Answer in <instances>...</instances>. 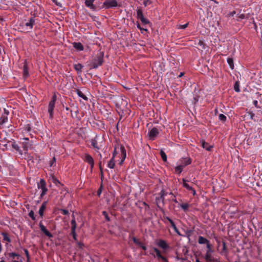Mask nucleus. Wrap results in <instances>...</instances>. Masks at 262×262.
Wrapping results in <instances>:
<instances>
[{
  "label": "nucleus",
  "instance_id": "nucleus-1",
  "mask_svg": "<svg viewBox=\"0 0 262 262\" xmlns=\"http://www.w3.org/2000/svg\"><path fill=\"white\" fill-rule=\"evenodd\" d=\"M35 19L33 17L30 18L27 21L22 22L20 24L19 29L21 31L29 32H30L33 26L35 25Z\"/></svg>",
  "mask_w": 262,
  "mask_h": 262
},
{
  "label": "nucleus",
  "instance_id": "nucleus-2",
  "mask_svg": "<svg viewBox=\"0 0 262 262\" xmlns=\"http://www.w3.org/2000/svg\"><path fill=\"white\" fill-rule=\"evenodd\" d=\"M103 62V54L100 53L92 60L90 63V69H97L102 65Z\"/></svg>",
  "mask_w": 262,
  "mask_h": 262
},
{
  "label": "nucleus",
  "instance_id": "nucleus-3",
  "mask_svg": "<svg viewBox=\"0 0 262 262\" xmlns=\"http://www.w3.org/2000/svg\"><path fill=\"white\" fill-rule=\"evenodd\" d=\"M103 141V140L102 138H100L99 137L96 136L94 139H92L91 140V143L93 148L99 150L103 145L102 144Z\"/></svg>",
  "mask_w": 262,
  "mask_h": 262
},
{
  "label": "nucleus",
  "instance_id": "nucleus-4",
  "mask_svg": "<svg viewBox=\"0 0 262 262\" xmlns=\"http://www.w3.org/2000/svg\"><path fill=\"white\" fill-rule=\"evenodd\" d=\"M56 101V96L54 95L52 98V99L50 101L48 105V113L49 114V117L50 119H52L54 114V109L55 107V102Z\"/></svg>",
  "mask_w": 262,
  "mask_h": 262
},
{
  "label": "nucleus",
  "instance_id": "nucleus-5",
  "mask_svg": "<svg viewBox=\"0 0 262 262\" xmlns=\"http://www.w3.org/2000/svg\"><path fill=\"white\" fill-rule=\"evenodd\" d=\"M37 188L39 189H41L40 198H42L46 194L48 191V189L46 187V183L43 179H40L39 182L37 183Z\"/></svg>",
  "mask_w": 262,
  "mask_h": 262
},
{
  "label": "nucleus",
  "instance_id": "nucleus-6",
  "mask_svg": "<svg viewBox=\"0 0 262 262\" xmlns=\"http://www.w3.org/2000/svg\"><path fill=\"white\" fill-rule=\"evenodd\" d=\"M137 18L138 19H140L144 25L150 24V21L144 17L142 11L141 9H138L137 10Z\"/></svg>",
  "mask_w": 262,
  "mask_h": 262
},
{
  "label": "nucleus",
  "instance_id": "nucleus-7",
  "mask_svg": "<svg viewBox=\"0 0 262 262\" xmlns=\"http://www.w3.org/2000/svg\"><path fill=\"white\" fill-rule=\"evenodd\" d=\"M118 2L117 0H105L103 3V7L105 9H110L117 7Z\"/></svg>",
  "mask_w": 262,
  "mask_h": 262
},
{
  "label": "nucleus",
  "instance_id": "nucleus-8",
  "mask_svg": "<svg viewBox=\"0 0 262 262\" xmlns=\"http://www.w3.org/2000/svg\"><path fill=\"white\" fill-rule=\"evenodd\" d=\"M22 147L25 154H26L29 148L32 145V144L30 143L29 140L28 138H24L21 142Z\"/></svg>",
  "mask_w": 262,
  "mask_h": 262
},
{
  "label": "nucleus",
  "instance_id": "nucleus-9",
  "mask_svg": "<svg viewBox=\"0 0 262 262\" xmlns=\"http://www.w3.org/2000/svg\"><path fill=\"white\" fill-rule=\"evenodd\" d=\"M159 133V130L157 127H153L149 129L148 133V136L149 139L154 140Z\"/></svg>",
  "mask_w": 262,
  "mask_h": 262
},
{
  "label": "nucleus",
  "instance_id": "nucleus-10",
  "mask_svg": "<svg viewBox=\"0 0 262 262\" xmlns=\"http://www.w3.org/2000/svg\"><path fill=\"white\" fill-rule=\"evenodd\" d=\"M71 234L73 236V237L75 241H77V238L76 237V223L74 217L73 216V219L71 222Z\"/></svg>",
  "mask_w": 262,
  "mask_h": 262
},
{
  "label": "nucleus",
  "instance_id": "nucleus-11",
  "mask_svg": "<svg viewBox=\"0 0 262 262\" xmlns=\"http://www.w3.org/2000/svg\"><path fill=\"white\" fill-rule=\"evenodd\" d=\"M84 161L90 165L91 168L92 169L94 166V161L93 157L88 154L84 155Z\"/></svg>",
  "mask_w": 262,
  "mask_h": 262
},
{
  "label": "nucleus",
  "instance_id": "nucleus-12",
  "mask_svg": "<svg viewBox=\"0 0 262 262\" xmlns=\"http://www.w3.org/2000/svg\"><path fill=\"white\" fill-rule=\"evenodd\" d=\"M39 226L41 232L49 237H52L53 235L46 229V227L43 225L42 222L39 223Z\"/></svg>",
  "mask_w": 262,
  "mask_h": 262
},
{
  "label": "nucleus",
  "instance_id": "nucleus-13",
  "mask_svg": "<svg viewBox=\"0 0 262 262\" xmlns=\"http://www.w3.org/2000/svg\"><path fill=\"white\" fill-rule=\"evenodd\" d=\"M95 0H85V5L90 9L95 11L96 10V6L93 4Z\"/></svg>",
  "mask_w": 262,
  "mask_h": 262
},
{
  "label": "nucleus",
  "instance_id": "nucleus-14",
  "mask_svg": "<svg viewBox=\"0 0 262 262\" xmlns=\"http://www.w3.org/2000/svg\"><path fill=\"white\" fill-rule=\"evenodd\" d=\"M47 204V202L45 201L42 203V204H41V206L39 208V209L38 211V213L40 215V216H41V217H42L43 215V212H44L45 209H46Z\"/></svg>",
  "mask_w": 262,
  "mask_h": 262
},
{
  "label": "nucleus",
  "instance_id": "nucleus-15",
  "mask_svg": "<svg viewBox=\"0 0 262 262\" xmlns=\"http://www.w3.org/2000/svg\"><path fill=\"white\" fill-rule=\"evenodd\" d=\"M180 162H181L180 164H181L183 167L190 164L191 162L190 158H183Z\"/></svg>",
  "mask_w": 262,
  "mask_h": 262
},
{
  "label": "nucleus",
  "instance_id": "nucleus-16",
  "mask_svg": "<svg viewBox=\"0 0 262 262\" xmlns=\"http://www.w3.org/2000/svg\"><path fill=\"white\" fill-rule=\"evenodd\" d=\"M202 146L203 148L208 151H210L212 148V146L210 145L208 143L206 142L204 140L201 141Z\"/></svg>",
  "mask_w": 262,
  "mask_h": 262
},
{
  "label": "nucleus",
  "instance_id": "nucleus-17",
  "mask_svg": "<svg viewBox=\"0 0 262 262\" xmlns=\"http://www.w3.org/2000/svg\"><path fill=\"white\" fill-rule=\"evenodd\" d=\"M12 147L20 155H23V151L20 149L19 146L14 141L12 142Z\"/></svg>",
  "mask_w": 262,
  "mask_h": 262
},
{
  "label": "nucleus",
  "instance_id": "nucleus-18",
  "mask_svg": "<svg viewBox=\"0 0 262 262\" xmlns=\"http://www.w3.org/2000/svg\"><path fill=\"white\" fill-rule=\"evenodd\" d=\"M23 77L25 78H26L29 77V74L28 72V68L27 66V64L26 62H25V64L23 67Z\"/></svg>",
  "mask_w": 262,
  "mask_h": 262
},
{
  "label": "nucleus",
  "instance_id": "nucleus-19",
  "mask_svg": "<svg viewBox=\"0 0 262 262\" xmlns=\"http://www.w3.org/2000/svg\"><path fill=\"white\" fill-rule=\"evenodd\" d=\"M73 46L75 49H76L77 50H78L79 51L83 50V47L81 42H74L73 43Z\"/></svg>",
  "mask_w": 262,
  "mask_h": 262
},
{
  "label": "nucleus",
  "instance_id": "nucleus-20",
  "mask_svg": "<svg viewBox=\"0 0 262 262\" xmlns=\"http://www.w3.org/2000/svg\"><path fill=\"white\" fill-rule=\"evenodd\" d=\"M154 250L156 252V256L158 258L162 259L163 260L165 261V262H167L166 258L161 254L160 251L157 248H154Z\"/></svg>",
  "mask_w": 262,
  "mask_h": 262
},
{
  "label": "nucleus",
  "instance_id": "nucleus-21",
  "mask_svg": "<svg viewBox=\"0 0 262 262\" xmlns=\"http://www.w3.org/2000/svg\"><path fill=\"white\" fill-rule=\"evenodd\" d=\"M158 245L163 249H166L168 247L166 242L163 240H160L158 243Z\"/></svg>",
  "mask_w": 262,
  "mask_h": 262
},
{
  "label": "nucleus",
  "instance_id": "nucleus-22",
  "mask_svg": "<svg viewBox=\"0 0 262 262\" xmlns=\"http://www.w3.org/2000/svg\"><path fill=\"white\" fill-rule=\"evenodd\" d=\"M198 243L200 244H206V245L209 243V241L206 238L199 236L198 238Z\"/></svg>",
  "mask_w": 262,
  "mask_h": 262
},
{
  "label": "nucleus",
  "instance_id": "nucleus-23",
  "mask_svg": "<svg viewBox=\"0 0 262 262\" xmlns=\"http://www.w3.org/2000/svg\"><path fill=\"white\" fill-rule=\"evenodd\" d=\"M71 116L73 118H77V115L79 113L78 108L77 107H73V109L70 110Z\"/></svg>",
  "mask_w": 262,
  "mask_h": 262
},
{
  "label": "nucleus",
  "instance_id": "nucleus-24",
  "mask_svg": "<svg viewBox=\"0 0 262 262\" xmlns=\"http://www.w3.org/2000/svg\"><path fill=\"white\" fill-rule=\"evenodd\" d=\"M179 206L184 212H187L188 210V208L190 205L189 204L185 203L180 204Z\"/></svg>",
  "mask_w": 262,
  "mask_h": 262
},
{
  "label": "nucleus",
  "instance_id": "nucleus-25",
  "mask_svg": "<svg viewBox=\"0 0 262 262\" xmlns=\"http://www.w3.org/2000/svg\"><path fill=\"white\" fill-rule=\"evenodd\" d=\"M74 67L75 70L78 73H81L82 71V69L83 68V66L81 63H77V64H74Z\"/></svg>",
  "mask_w": 262,
  "mask_h": 262
},
{
  "label": "nucleus",
  "instance_id": "nucleus-26",
  "mask_svg": "<svg viewBox=\"0 0 262 262\" xmlns=\"http://www.w3.org/2000/svg\"><path fill=\"white\" fill-rule=\"evenodd\" d=\"M1 234L3 236L4 241H7L8 243H10L11 242V239L9 236V234L6 232H2Z\"/></svg>",
  "mask_w": 262,
  "mask_h": 262
},
{
  "label": "nucleus",
  "instance_id": "nucleus-27",
  "mask_svg": "<svg viewBox=\"0 0 262 262\" xmlns=\"http://www.w3.org/2000/svg\"><path fill=\"white\" fill-rule=\"evenodd\" d=\"M115 165V159H114V157H112L107 164V167L113 169L114 168Z\"/></svg>",
  "mask_w": 262,
  "mask_h": 262
},
{
  "label": "nucleus",
  "instance_id": "nucleus-28",
  "mask_svg": "<svg viewBox=\"0 0 262 262\" xmlns=\"http://www.w3.org/2000/svg\"><path fill=\"white\" fill-rule=\"evenodd\" d=\"M76 93L79 97L82 98L83 99H84L85 100H88V97L85 95H84L80 90H77Z\"/></svg>",
  "mask_w": 262,
  "mask_h": 262
},
{
  "label": "nucleus",
  "instance_id": "nucleus-29",
  "mask_svg": "<svg viewBox=\"0 0 262 262\" xmlns=\"http://www.w3.org/2000/svg\"><path fill=\"white\" fill-rule=\"evenodd\" d=\"M8 255L10 257L13 259H15V258L16 257L17 259H19L21 258L20 255L14 252L9 253Z\"/></svg>",
  "mask_w": 262,
  "mask_h": 262
},
{
  "label": "nucleus",
  "instance_id": "nucleus-30",
  "mask_svg": "<svg viewBox=\"0 0 262 262\" xmlns=\"http://www.w3.org/2000/svg\"><path fill=\"white\" fill-rule=\"evenodd\" d=\"M183 186L184 187L189 190H192V187L189 185V184L187 183V181L184 179H183Z\"/></svg>",
  "mask_w": 262,
  "mask_h": 262
},
{
  "label": "nucleus",
  "instance_id": "nucleus-31",
  "mask_svg": "<svg viewBox=\"0 0 262 262\" xmlns=\"http://www.w3.org/2000/svg\"><path fill=\"white\" fill-rule=\"evenodd\" d=\"M183 166L181 164H179L175 168L176 172L180 174L182 172L183 169Z\"/></svg>",
  "mask_w": 262,
  "mask_h": 262
},
{
  "label": "nucleus",
  "instance_id": "nucleus-32",
  "mask_svg": "<svg viewBox=\"0 0 262 262\" xmlns=\"http://www.w3.org/2000/svg\"><path fill=\"white\" fill-rule=\"evenodd\" d=\"M211 253H212L206 252L205 255V259L207 261H210L212 260Z\"/></svg>",
  "mask_w": 262,
  "mask_h": 262
},
{
  "label": "nucleus",
  "instance_id": "nucleus-33",
  "mask_svg": "<svg viewBox=\"0 0 262 262\" xmlns=\"http://www.w3.org/2000/svg\"><path fill=\"white\" fill-rule=\"evenodd\" d=\"M160 154L163 161L166 162L167 161V156L166 154L162 149H161Z\"/></svg>",
  "mask_w": 262,
  "mask_h": 262
},
{
  "label": "nucleus",
  "instance_id": "nucleus-34",
  "mask_svg": "<svg viewBox=\"0 0 262 262\" xmlns=\"http://www.w3.org/2000/svg\"><path fill=\"white\" fill-rule=\"evenodd\" d=\"M227 62L228 64L229 65L231 69H233L234 68V63H233V60L232 58H228L227 59Z\"/></svg>",
  "mask_w": 262,
  "mask_h": 262
},
{
  "label": "nucleus",
  "instance_id": "nucleus-35",
  "mask_svg": "<svg viewBox=\"0 0 262 262\" xmlns=\"http://www.w3.org/2000/svg\"><path fill=\"white\" fill-rule=\"evenodd\" d=\"M234 90L236 92H239L240 91L239 89V82L238 81H236L234 85Z\"/></svg>",
  "mask_w": 262,
  "mask_h": 262
},
{
  "label": "nucleus",
  "instance_id": "nucleus-36",
  "mask_svg": "<svg viewBox=\"0 0 262 262\" xmlns=\"http://www.w3.org/2000/svg\"><path fill=\"white\" fill-rule=\"evenodd\" d=\"M121 149L122 155L123 156V159L121 162V163H122L124 161V160L126 157V151H125L124 147H121Z\"/></svg>",
  "mask_w": 262,
  "mask_h": 262
},
{
  "label": "nucleus",
  "instance_id": "nucleus-37",
  "mask_svg": "<svg viewBox=\"0 0 262 262\" xmlns=\"http://www.w3.org/2000/svg\"><path fill=\"white\" fill-rule=\"evenodd\" d=\"M8 121V118L7 117H4L0 118V126L4 124L5 123Z\"/></svg>",
  "mask_w": 262,
  "mask_h": 262
},
{
  "label": "nucleus",
  "instance_id": "nucleus-38",
  "mask_svg": "<svg viewBox=\"0 0 262 262\" xmlns=\"http://www.w3.org/2000/svg\"><path fill=\"white\" fill-rule=\"evenodd\" d=\"M226 117L224 114H221L219 116V120L223 122L226 121Z\"/></svg>",
  "mask_w": 262,
  "mask_h": 262
},
{
  "label": "nucleus",
  "instance_id": "nucleus-39",
  "mask_svg": "<svg viewBox=\"0 0 262 262\" xmlns=\"http://www.w3.org/2000/svg\"><path fill=\"white\" fill-rule=\"evenodd\" d=\"M132 239L134 243H135L138 246H139L140 245H141L142 243L139 241V239L136 238L135 237H133Z\"/></svg>",
  "mask_w": 262,
  "mask_h": 262
},
{
  "label": "nucleus",
  "instance_id": "nucleus-40",
  "mask_svg": "<svg viewBox=\"0 0 262 262\" xmlns=\"http://www.w3.org/2000/svg\"><path fill=\"white\" fill-rule=\"evenodd\" d=\"M28 215L32 219V220H33V221L35 220V216L34 215V213L33 210H31L29 212Z\"/></svg>",
  "mask_w": 262,
  "mask_h": 262
},
{
  "label": "nucleus",
  "instance_id": "nucleus-41",
  "mask_svg": "<svg viewBox=\"0 0 262 262\" xmlns=\"http://www.w3.org/2000/svg\"><path fill=\"white\" fill-rule=\"evenodd\" d=\"M102 214L104 216V217H105V219L106 221L109 222L110 221V217H109V216L108 215V214H107L106 211H103L102 212Z\"/></svg>",
  "mask_w": 262,
  "mask_h": 262
},
{
  "label": "nucleus",
  "instance_id": "nucleus-42",
  "mask_svg": "<svg viewBox=\"0 0 262 262\" xmlns=\"http://www.w3.org/2000/svg\"><path fill=\"white\" fill-rule=\"evenodd\" d=\"M165 219L170 223L172 227H174L176 225L173 221L169 217L166 216Z\"/></svg>",
  "mask_w": 262,
  "mask_h": 262
},
{
  "label": "nucleus",
  "instance_id": "nucleus-43",
  "mask_svg": "<svg viewBox=\"0 0 262 262\" xmlns=\"http://www.w3.org/2000/svg\"><path fill=\"white\" fill-rule=\"evenodd\" d=\"M60 212L63 215H68L69 214V211L68 210L61 209L60 210Z\"/></svg>",
  "mask_w": 262,
  "mask_h": 262
},
{
  "label": "nucleus",
  "instance_id": "nucleus-44",
  "mask_svg": "<svg viewBox=\"0 0 262 262\" xmlns=\"http://www.w3.org/2000/svg\"><path fill=\"white\" fill-rule=\"evenodd\" d=\"M206 246H207V252L212 253L213 251L211 249V247L210 243H209Z\"/></svg>",
  "mask_w": 262,
  "mask_h": 262
},
{
  "label": "nucleus",
  "instance_id": "nucleus-45",
  "mask_svg": "<svg viewBox=\"0 0 262 262\" xmlns=\"http://www.w3.org/2000/svg\"><path fill=\"white\" fill-rule=\"evenodd\" d=\"M172 228L173 229V230H174V231L177 233V234L178 235H179V236H182V235L180 233V231H179L178 229L177 228V227H176V225L174 227H173Z\"/></svg>",
  "mask_w": 262,
  "mask_h": 262
},
{
  "label": "nucleus",
  "instance_id": "nucleus-46",
  "mask_svg": "<svg viewBox=\"0 0 262 262\" xmlns=\"http://www.w3.org/2000/svg\"><path fill=\"white\" fill-rule=\"evenodd\" d=\"M53 182L56 185H57L58 184H60V182L56 178L54 177L53 178Z\"/></svg>",
  "mask_w": 262,
  "mask_h": 262
},
{
  "label": "nucleus",
  "instance_id": "nucleus-47",
  "mask_svg": "<svg viewBox=\"0 0 262 262\" xmlns=\"http://www.w3.org/2000/svg\"><path fill=\"white\" fill-rule=\"evenodd\" d=\"M237 15H238V20L244 19L245 17V16L244 14H238Z\"/></svg>",
  "mask_w": 262,
  "mask_h": 262
},
{
  "label": "nucleus",
  "instance_id": "nucleus-48",
  "mask_svg": "<svg viewBox=\"0 0 262 262\" xmlns=\"http://www.w3.org/2000/svg\"><path fill=\"white\" fill-rule=\"evenodd\" d=\"M160 193H161L160 199L162 200V201H163L164 200V191L163 190H162L161 191Z\"/></svg>",
  "mask_w": 262,
  "mask_h": 262
},
{
  "label": "nucleus",
  "instance_id": "nucleus-49",
  "mask_svg": "<svg viewBox=\"0 0 262 262\" xmlns=\"http://www.w3.org/2000/svg\"><path fill=\"white\" fill-rule=\"evenodd\" d=\"M188 24L186 23V24H185L184 25H181L180 26V28L181 29H185L188 26Z\"/></svg>",
  "mask_w": 262,
  "mask_h": 262
},
{
  "label": "nucleus",
  "instance_id": "nucleus-50",
  "mask_svg": "<svg viewBox=\"0 0 262 262\" xmlns=\"http://www.w3.org/2000/svg\"><path fill=\"white\" fill-rule=\"evenodd\" d=\"M150 3V2L149 0H145L143 2L144 5L146 7Z\"/></svg>",
  "mask_w": 262,
  "mask_h": 262
},
{
  "label": "nucleus",
  "instance_id": "nucleus-51",
  "mask_svg": "<svg viewBox=\"0 0 262 262\" xmlns=\"http://www.w3.org/2000/svg\"><path fill=\"white\" fill-rule=\"evenodd\" d=\"M55 161H56V159L55 157L53 158V159H52V160L51 161L50 163V166H52L54 163L55 162Z\"/></svg>",
  "mask_w": 262,
  "mask_h": 262
},
{
  "label": "nucleus",
  "instance_id": "nucleus-52",
  "mask_svg": "<svg viewBox=\"0 0 262 262\" xmlns=\"http://www.w3.org/2000/svg\"><path fill=\"white\" fill-rule=\"evenodd\" d=\"M224 251L226 252V244H225V243H224V242H223V251H222V253H223Z\"/></svg>",
  "mask_w": 262,
  "mask_h": 262
},
{
  "label": "nucleus",
  "instance_id": "nucleus-53",
  "mask_svg": "<svg viewBox=\"0 0 262 262\" xmlns=\"http://www.w3.org/2000/svg\"><path fill=\"white\" fill-rule=\"evenodd\" d=\"M139 246L141 247V248L144 250H146L147 249L146 247L144 246L142 243H141V245H140Z\"/></svg>",
  "mask_w": 262,
  "mask_h": 262
},
{
  "label": "nucleus",
  "instance_id": "nucleus-54",
  "mask_svg": "<svg viewBox=\"0 0 262 262\" xmlns=\"http://www.w3.org/2000/svg\"><path fill=\"white\" fill-rule=\"evenodd\" d=\"M116 154H117L116 148H115L114 149V152H113V157H114V159H115V157H116Z\"/></svg>",
  "mask_w": 262,
  "mask_h": 262
},
{
  "label": "nucleus",
  "instance_id": "nucleus-55",
  "mask_svg": "<svg viewBox=\"0 0 262 262\" xmlns=\"http://www.w3.org/2000/svg\"><path fill=\"white\" fill-rule=\"evenodd\" d=\"M24 251H25V253L26 255V256L29 257V251L27 249H25L24 250Z\"/></svg>",
  "mask_w": 262,
  "mask_h": 262
},
{
  "label": "nucleus",
  "instance_id": "nucleus-56",
  "mask_svg": "<svg viewBox=\"0 0 262 262\" xmlns=\"http://www.w3.org/2000/svg\"><path fill=\"white\" fill-rule=\"evenodd\" d=\"M192 192V194L193 196H194L196 194V191L195 190L192 188V190H191Z\"/></svg>",
  "mask_w": 262,
  "mask_h": 262
},
{
  "label": "nucleus",
  "instance_id": "nucleus-57",
  "mask_svg": "<svg viewBox=\"0 0 262 262\" xmlns=\"http://www.w3.org/2000/svg\"><path fill=\"white\" fill-rule=\"evenodd\" d=\"M137 28H139L141 31H142V28L140 27V25L139 24L137 25Z\"/></svg>",
  "mask_w": 262,
  "mask_h": 262
},
{
  "label": "nucleus",
  "instance_id": "nucleus-58",
  "mask_svg": "<svg viewBox=\"0 0 262 262\" xmlns=\"http://www.w3.org/2000/svg\"><path fill=\"white\" fill-rule=\"evenodd\" d=\"M254 117V114L253 113H251V115H250L251 119H253Z\"/></svg>",
  "mask_w": 262,
  "mask_h": 262
},
{
  "label": "nucleus",
  "instance_id": "nucleus-59",
  "mask_svg": "<svg viewBox=\"0 0 262 262\" xmlns=\"http://www.w3.org/2000/svg\"><path fill=\"white\" fill-rule=\"evenodd\" d=\"M99 168H100V171H101V173H102V171L101 164V163H100V162L99 163Z\"/></svg>",
  "mask_w": 262,
  "mask_h": 262
},
{
  "label": "nucleus",
  "instance_id": "nucleus-60",
  "mask_svg": "<svg viewBox=\"0 0 262 262\" xmlns=\"http://www.w3.org/2000/svg\"><path fill=\"white\" fill-rule=\"evenodd\" d=\"M253 103H254V104L255 105V106H256L257 104V100H255V101H254Z\"/></svg>",
  "mask_w": 262,
  "mask_h": 262
},
{
  "label": "nucleus",
  "instance_id": "nucleus-61",
  "mask_svg": "<svg viewBox=\"0 0 262 262\" xmlns=\"http://www.w3.org/2000/svg\"><path fill=\"white\" fill-rule=\"evenodd\" d=\"M97 193H98V195H100V194H101V190L100 189H99V190H98Z\"/></svg>",
  "mask_w": 262,
  "mask_h": 262
},
{
  "label": "nucleus",
  "instance_id": "nucleus-62",
  "mask_svg": "<svg viewBox=\"0 0 262 262\" xmlns=\"http://www.w3.org/2000/svg\"><path fill=\"white\" fill-rule=\"evenodd\" d=\"M20 261L14 260H12V262H22L21 259H20Z\"/></svg>",
  "mask_w": 262,
  "mask_h": 262
},
{
  "label": "nucleus",
  "instance_id": "nucleus-63",
  "mask_svg": "<svg viewBox=\"0 0 262 262\" xmlns=\"http://www.w3.org/2000/svg\"><path fill=\"white\" fill-rule=\"evenodd\" d=\"M183 75H184V73H180V74L179 75V77H182Z\"/></svg>",
  "mask_w": 262,
  "mask_h": 262
},
{
  "label": "nucleus",
  "instance_id": "nucleus-64",
  "mask_svg": "<svg viewBox=\"0 0 262 262\" xmlns=\"http://www.w3.org/2000/svg\"><path fill=\"white\" fill-rule=\"evenodd\" d=\"M4 21V19L2 17H0V23Z\"/></svg>",
  "mask_w": 262,
  "mask_h": 262
}]
</instances>
